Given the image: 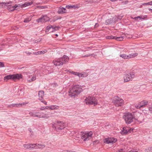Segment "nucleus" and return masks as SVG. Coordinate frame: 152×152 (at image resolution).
Wrapping results in <instances>:
<instances>
[{"mask_svg": "<svg viewBox=\"0 0 152 152\" xmlns=\"http://www.w3.org/2000/svg\"><path fill=\"white\" fill-rule=\"evenodd\" d=\"M4 67V64L3 63L0 62V67Z\"/></svg>", "mask_w": 152, "mask_h": 152, "instance_id": "49530a36", "label": "nucleus"}, {"mask_svg": "<svg viewBox=\"0 0 152 152\" xmlns=\"http://www.w3.org/2000/svg\"><path fill=\"white\" fill-rule=\"evenodd\" d=\"M29 144H24L23 145V147L24 148H26L27 149L30 148V147L29 146Z\"/></svg>", "mask_w": 152, "mask_h": 152, "instance_id": "58836bf2", "label": "nucleus"}, {"mask_svg": "<svg viewBox=\"0 0 152 152\" xmlns=\"http://www.w3.org/2000/svg\"><path fill=\"white\" fill-rule=\"evenodd\" d=\"M45 109V108H40V110H44Z\"/></svg>", "mask_w": 152, "mask_h": 152, "instance_id": "bf43d9fd", "label": "nucleus"}, {"mask_svg": "<svg viewBox=\"0 0 152 152\" xmlns=\"http://www.w3.org/2000/svg\"><path fill=\"white\" fill-rule=\"evenodd\" d=\"M38 146L39 148H43L45 147V145H44L39 144Z\"/></svg>", "mask_w": 152, "mask_h": 152, "instance_id": "f704fd0d", "label": "nucleus"}, {"mask_svg": "<svg viewBox=\"0 0 152 152\" xmlns=\"http://www.w3.org/2000/svg\"><path fill=\"white\" fill-rule=\"evenodd\" d=\"M124 118L126 124H129L134 121L137 120L138 119H136L134 116L131 113H126L124 116Z\"/></svg>", "mask_w": 152, "mask_h": 152, "instance_id": "20e7f679", "label": "nucleus"}, {"mask_svg": "<svg viewBox=\"0 0 152 152\" xmlns=\"http://www.w3.org/2000/svg\"><path fill=\"white\" fill-rule=\"evenodd\" d=\"M83 91L81 86L78 85H74L69 91V95L72 98H74L77 96Z\"/></svg>", "mask_w": 152, "mask_h": 152, "instance_id": "f257e3e1", "label": "nucleus"}, {"mask_svg": "<svg viewBox=\"0 0 152 152\" xmlns=\"http://www.w3.org/2000/svg\"><path fill=\"white\" fill-rule=\"evenodd\" d=\"M36 144V145L35 147L34 148H35V149L39 148V146H38V145H39V144Z\"/></svg>", "mask_w": 152, "mask_h": 152, "instance_id": "09e8293b", "label": "nucleus"}, {"mask_svg": "<svg viewBox=\"0 0 152 152\" xmlns=\"http://www.w3.org/2000/svg\"><path fill=\"white\" fill-rule=\"evenodd\" d=\"M96 74H92L90 76L89 79L91 80H93L95 79L96 78Z\"/></svg>", "mask_w": 152, "mask_h": 152, "instance_id": "a878e982", "label": "nucleus"}, {"mask_svg": "<svg viewBox=\"0 0 152 152\" xmlns=\"http://www.w3.org/2000/svg\"><path fill=\"white\" fill-rule=\"evenodd\" d=\"M66 8L67 9L72 8H73L72 5H66Z\"/></svg>", "mask_w": 152, "mask_h": 152, "instance_id": "ea45409f", "label": "nucleus"}, {"mask_svg": "<svg viewBox=\"0 0 152 152\" xmlns=\"http://www.w3.org/2000/svg\"><path fill=\"white\" fill-rule=\"evenodd\" d=\"M87 75L88 74L85 72L83 73L78 72L77 75V76L79 77H86Z\"/></svg>", "mask_w": 152, "mask_h": 152, "instance_id": "6ab92c4d", "label": "nucleus"}, {"mask_svg": "<svg viewBox=\"0 0 152 152\" xmlns=\"http://www.w3.org/2000/svg\"><path fill=\"white\" fill-rule=\"evenodd\" d=\"M138 17H138V18H139L140 20L141 19H144L145 18H147V16L146 15H145L143 16V17H142V16H138Z\"/></svg>", "mask_w": 152, "mask_h": 152, "instance_id": "72a5a7b5", "label": "nucleus"}, {"mask_svg": "<svg viewBox=\"0 0 152 152\" xmlns=\"http://www.w3.org/2000/svg\"><path fill=\"white\" fill-rule=\"evenodd\" d=\"M120 57H122L125 59H128V55L124 54H120Z\"/></svg>", "mask_w": 152, "mask_h": 152, "instance_id": "393cba45", "label": "nucleus"}, {"mask_svg": "<svg viewBox=\"0 0 152 152\" xmlns=\"http://www.w3.org/2000/svg\"><path fill=\"white\" fill-rule=\"evenodd\" d=\"M123 39V37H115V39L118 41H121Z\"/></svg>", "mask_w": 152, "mask_h": 152, "instance_id": "c85d7f7f", "label": "nucleus"}, {"mask_svg": "<svg viewBox=\"0 0 152 152\" xmlns=\"http://www.w3.org/2000/svg\"><path fill=\"white\" fill-rule=\"evenodd\" d=\"M69 58L67 56L64 55L61 58L56 59L53 60V63L56 66L62 65L64 64L67 62L69 60Z\"/></svg>", "mask_w": 152, "mask_h": 152, "instance_id": "f03ea898", "label": "nucleus"}, {"mask_svg": "<svg viewBox=\"0 0 152 152\" xmlns=\"http://www.w3.org/2000/svg\"><path fill=\"white\" fill-rule=\"evenodd\" d=\"M42 53V51H38L37 52H35V53H34V54H36V55H37V54H41Z\"/></svg>", "mask_w": 152, "mask_h": 152, "instance_id": "c03bdc74", "label": "nucleus"}, {"mask_svg": "<svg viewBox=\"0 0 152 152\" xmlns=\"http://www.w3.org/2000/svg\"><path fill=\"white\" fill-rule=\"evenodd\" d=\"M85 102L86 104L88 105H94L95 106L98 104L97 100L95 97L92 96L86 97Z\"/></svg>", "mask_w": 152, "mask_h": 152, "instance_id": "39448f33", "label": "nucleus"}, {"mask_svg": "<svg viewBox=\"0 0 152 152\" xmlns=\"http://www.w3.org/2000/svg\"><path fill=\"white\" fill-rule=\"evenodd\" d=\"M22 76L21 74H16L13 75H7L4 77V80L5 81H7L8 80H15L17 79L19 80L22 78Z\"/></svg>", "mask_w": 152, "mask_h": 152, "instance_id": "423d86ee", "label": "nucleus"}, {"mask_svg": "<svg viewBox=\"0 0 152 152\" xmlns=\"http://www.w3.org/2000/svg\"><path fill=\"white\" fill-rule=\"evenodd\" d=\"M73 8H77V6L75 5H72Z\"/></svg>", "mask_w": 152, "mask_h": 152, "instance_id": "864d4df0", "label": "nucleus"}, {"mask_svg": "<svg viewBox=\"0 0 152 152\" xmlns=\"http://www.w3.org/2000/svg\"><path fill=\"white\" fill-rule=\"evenodd\" d=\"M151 12H152V11H151Z\"/></svg>", "mask_w": 152, "mask_h": 152, "instance_id": "69168bd1", "label": "nucleus"}, {"mask_svg": "<svg viewBox=\"0 0 152 152\" xmlns=\"http://www.w3.org/2000/svg\"><path fill=\"white\" fill-rule=\"evenodd\" d=\"M38 95L39 99L41 102H43L45 105L47 104V102L44 100L43 96H44V92L42 91H39Z\"/></svg>", "mask_w": 152, "mask_h": 152, "instance_id": "4468645a", "label": "nucleus"}, {"mask_svg": "<svg viewBox=\"0 0 152 152\" xmlns=\"http://www.w3.org/2000/svg\"><path fill=\"white\" fill-rule=\"evenodd\" d=\"M26 73L27 75H28L29 74H30V73L28 72H26Z\"/></svg>", "mask_w": 152, "mask_h": 152, "instance_id": "6e6d98bb", "label": "nucleus"}, {"mask_svg": "<svg viewBox=\"0 0 152 152\" xmlns=\"http://www.w3.org/2000/svg\"><path fill=\"white\" fill-rule=\"evenodd\" d=\"M36 79V75L35 74L32 77V78L30 80H28L27 81L28 83L31 82L32 81L35 80Z\"/></svg>", "mask_w": 152, "mask_h": 152, "instance_id": "4be33fe9", "label": "nucleus"}, {"mask_svg": "<svg viewBox=\"0 0 152 152\" xmlns=\"http://www.w3.org/2000/svg\"><path fill=\"white\" fill-rule=\"evenodd\" d=\"M30 20V19L28 18H25L24 20V22L25 23H28Z\"/></svg>", "mask_w": 152, "mask_h": 152, "instance_id": "4c0bfd02", "label": "nucleus"}, {"mask_svg": "<svg viewBox=\"0 0 152 152\" xmlns=\"http://www.w3.org/2000/svg\"><path fill=\"white\" fill-rule=\"evenodd\" d=\"M37 22L38 23H44L42 20V18L41 17L40 18H39L37 20Z\"/></svg>", "mask_w": 152, "mask_h": 152, "instance_id": "bb28decb", "label": "nucleus"}, {"mask_svg": "<svg viewBox=\"0 0 152 152\" xmlns=\"http://www.w3.org/2000/svg\"><path fill=\"white\" fill-rule=\"evenodd\" d=\"M115 37L113 36H108L107 37V38L109 39H115Z\"/></svg>", "mask_w": 152, "mask_h": 152, "instance_id": "a19ab883", "label": "nucleus"}, {"mask_svg": "<svg viewBox=\"0 0 152 152\" xmlns=\"http://www.w3.org/2000/svg\"><path fill=\"white\" fill-rule=\"evenodd\" d=\"M117 141V139L114 137L107 138L103 140L104 143H106L107 144L115 143Z\"/></svg>", "mask_w": 152, "mask_h": 152, "instance_id": "f8f14e48", "label": "nucleus"}, {"mask_svg": "<svg viewBox=\"0 0 152 152\" xmlns=\"http://www.w3.org/2000/svg\"><path fill=\"white\" fill-rule=\"evenodd\" d=\"M36 144H29V145L30 147V148H34L35 147Z\"/></svg>", "mask_w": 152, "mask_h": 152, "instance_id": "2f4dec72", "label": "nucleus"}, {"mask_svg": "<svg viewBox=\"0 0 152 152\" xmlns=\"http://www.w3.org/2000/svg\"><path fill=\"white\" fill-rule=\"evenodd\" d=\"M148 10H149V11H152V9H151V8H149V9H148Z\"/></svg>", "mask_w": 152, "mask_h": 152, "instance_id": "4d7b16f0", "label": "nucleus"}, {"mask_svg": "<svg viewBox=\"0 0 152 152\" xmlns=\"http://www.w3.org/2000/svg\"><path fill=\"white\" fill-rule=\"evenodd\" d=\"M55 35L56 36V37H58V35L57 34H55Z\"/></svg>", "mask_w": 152, "mask_h": 152, "instance_id": "680f3d73", "label": "nucleus"}, {"mask_svg": "<svg viewBox=\"0 0 152 152\" xmlns=\"http://www.w3.org/2000/svg\"><path fill=\"white\" fill-rule=\"evenodd\" d=\"M86 2H88V0L86 1Z\"/></svg>", "mask_w": 152, "mask_h": 152, "instance_id": "0e129e2a", "label": "nucleus"}, {"mask_svg": "<svg viewBox=\"0 0 152 152\" xmlns=\"http://www.w3.org/2000/svg\"><path fill=\"white\" fill-rule=\"evenodd\" d=\"M115 20L114 22L118 21V20H120L122 18V17L121 16H115Z\"/></svg>", "mask_w": 152, "mask_h": 152, "instance_id": "c756f323", "label": "nucleus"}, {"mask_svg": "<svg viewBox=\"0 0 152 152\" xmlns=\"http://www.w3.org/2000/svg\"><path fill=\"white\" fill-rule=\"evenodd\" d=\"M26 53L27 54H28L29 55H30L32 53H27L26 52Z\"/></svg>", "mask_w": 152, "mask_h": 152, "instance_id": "5fc2aeb1", "label": "nucleus"}, {"mask_svg": "<svg viewBox=\"0 0 152 152\" xmlns=\"http://www.w3.org/2000/svg\"><path fill=\"white\" fill-rule=\"evenodd\" d=\"M82 134V136H81V139L86 141L91 138L93 132L92 131H90L88 133L83 132Z\"/></svg>", "mask_w": 152, "mask_h": 152, "instance_id": "1a4fd4ad", "label": "nucleus"}, {"mask_svg": "<svg viewBox=\"0 0 152 152\" xmlns=\"http://www.w3.org/2000/svg\"><path fill=\"white\" fill-rule=\"evenodd\" d=\"M145 151L147 152H152V146L148 148L145 150Z\"/></svg>", "mask_w": 152, "mask_h": 152, "instance_id": "7c9ffc66", "label": "nucleus"}, {"mask_svg": "<svg viewBox=\"0 0 152 152\" xmlns=\"http://www.w3.org/2000/svg\"><path fill=\"white\" fill-rule=\"evenodd\" d=\"M138 54L137 53H132L128 55V59L132 58L137 56Z\"/></svg>", "mask_w": 152, "mask_h": 152, "instance_id": "a211bd4d", "label": "nucleus"}, {"mask_svg": "<svg viewBox=\"0 0 152 152\" xmlns=\"http://www.w3.org/2000/svg\"><path fill=\"white\" fill-rule=\"evenodd\" d=\"M99 26V25L97 23H96L95 25L94 26L95 27H97Z\"/></svg>", "mask_w": 152, "mask_h": 152, "instance_id": "3c124183", "label": "nucleus"}, {"mask_svg": "<svg viewBox=\"0 0 152 152\" xmlns=\"http://www.w3.org/2000/svg\"><path fill=\"white\" fill-rule=\"evenodd\" d=\"M58 106L56 105H51L49 106V109L51 110L58 109Z\"/></svg>", "mask_w": 152, "mask_h": 152, "instance_id": "b1692460", "label": "nucleus"}, {"mask_svg": "<svg viewBox=\"0 0 152 152\" xmlns=\"http://www.w3.org/2000/svg\"><path fill=\"white\" fill-rule=\"evenodd\" d=\"M52 85H53V86L55 87L58 86L57 84L56 83H53L52 84Z\"/></svg>", "mask_w": 152, "mask_h": 152, "instance_id": "de8ad7c7", "label": "nucleus"}, {"mask_svg": "<svg viewBox=\"0 0 152 152\" xmlns=\"http://www.w3.org/2000/svg\"><path fill=\"white\" fill-rule=\"evenodd\" d=\"M99 141L98 140H95L93 142V144L94 145H95L99 143Z\"/></svg>", "mask_w": 152, "mask_h": 152, "instance_id": "37998d69", "label": "nucleus"}, {"mask_svg": "<svg viewBox=\"0 0 152 152\" xmlns=\"http://www.w3.org/2000/svg\"><path fill=\"white\" fill-rule=\"evenodd\" d=\"M148 102H145V101H143L141 102L140 103H138L137 104H136L135 105V107L137 109H140L141 107H143L146 106V105L148 104Z\"/></svg>", "mask_w": 152, "mask_h": 152, "instance_id": "2eb2a0df", "label": "nucleus"}, {"mask_svg": "<svg viewBox=\"0 0 152 152\" xmlns=\"http://www.w3.org/2000/svg\"><path fill=\"white\" fill-rule=\"evenodd\" d=\"M116 152H125V150L123 149H121L117 151Z\"/></svg>", "mask_w": 152, "mask_h": 152, "instance_id": "a18cd8bd", "label": "nucleus"}, {"mask_svg": "<svg viewBox=\"0 0 152 152\" xmlns=\"http://www.w3.org/2000/svg\"><path fill=\"white\" fill-rule=\"evenodd\" d=\"M138 17H134V18H133L134 19H135V20H137V19L138 18Z\"/></svg>", "mask_w": 152, "mask_h": 152, "instance_id": "603ef678", "label": "nucleus"}, {"mask_svg": "<svg viewBox=\"0 0 152 152\" xmlns=\"http://www.w3.org/2000/svg\"><path fill=\"white\" fill-rule=\"evenodd\" d=\"M66 10L65 8L62 7H60L59 8L58 11V14H63L66 13L65 11Z\"/></svg>", "mask_w": 152, "mask_h": 152, "instance_id": "dca6fc26", "label": "nucleus"}, {"mask_svg": "<svg viewBox=\"0 0 152 152\" xmlns=\"http://www.w3.org/2000/svg\"><path fill=\"white\" fill-rule=\"evenodd\" d=\"M113 102L116 106L119 107L122 106L124 104V100L122 99L117 97L115 99L113 100Z\"/></svg>", "mask_w": 152, "mask_h": 152, "instance_id": "9b49d317", "label": "nucleus"}, {"mask_svg": "<svg viewBox=\"0 0 152 152\" xmlns=\"http://www.w3.org/2000/svg\"><path fill=\"white\" fill-rule=\"evenodd\" d=\"M70 72L71 73H72V74H73V75H76V76H77V75H78V72H75L74 71H71V72Z\"/></svg>", "mask_w": 152, "mask_h": 152, "instance_id": "e433bc0d", "label": "nucleus"}, {"mask_svg": "<svg viewBox=\"0 0 152 152\" xmlns=\"http://www.w3.org/2000/svg\"><path fill=\"white\" fill-rule=\"evenodd\" d=\"M52 26L50 25L47 27V30H49L50 29L52 28Z\"/></svg>", "mask_w": 152, "mask_h": 152, "instance_id": "79ce46f5", "label": "nucleus"}, {"mask_svg": "<svg viewBox=\"0 0 152 152\" xmlns=\"http://www.w3.org/2000/svg\"><path fill=\"white\" fill-rule=\"evenodd\" d=\"M129 152H140V151H137L133 150V151H129Z\"/></svg>", "mask_w": 152, "mask_h": 152, "instance_id": "8fccbe9b", "label": "nucleus"}, {"mask_svg": "<svg viewBox=\"0 0 152 152\" xmlns=\"http://www.w3.org/2000/svg\"><path fill=\"white\" fill-rule=\"evenodd\" d=\"M33 2L31 1V2H26L22 5L23 7H25L27 6L30 5L32 4Z\"/></svg>", "mask_w": 152, "mask_h": 152, "instance_id": "5701e85b", "label": "nucleus"}, {"mask_svg": "<svg viewBox=\"0 0 152 152\" xmlns=\"http://www.w3.org/2000/svg\"><path fill=\"white\" fill-rule=\"evenodd\" d=\"M44 23L50 20V18L47 15H42L41 16Z\"/></svg>", "mask_w": 152, "mask_h": 152, "instance_id": "f3484780", "label": "nucleus"}, {"mask_svg": "<svg viewBox=\"0 0 152 152\" xmlns=\"http://www.w3.org/2000/svg\"><path fill=\"white\" fill-rule=\"evenodd\" d=\"M28 102H25L22 103H19L18 104H12V106L13 107H15V105H18L19 106H22V105H24L27 104Z\"/></svg>", "mask_w": 152, "mask_h": 152, "instance_id": "412c9836", "label": "nucleus"}, {"mask_svg": "<svg viewBox=\"0 0 152 152\" xmlns=\"http://www.w3.org/2000/svg\"><path fill=\"white\" fill-rule=\"evenodd\" d=\"M45 108H46V109H48V108H49V106H46V107H45Z\"/></svg>", "mask_w": 152, "mask_h": 152, "instance_id": "13d9d810", "label": "nucleus"}, {"mask_svg": "<svg viewBox=\"0 0 152 152\" xmlns=\"http://www.w3.org/2000/svg\"><path fill=\"white\" fill-rule=\"evenodd\" d=\"M12 3V2L10 1L4 4L5 5L7 6V9L10 11L14 10L16 9V8L18 6L16 4H10Z\"/></svg>", "mask_w": 152, "mask_h": 152, "instance_id": "9d476101", "label": "nucleus"}, {"mask_svg": "<svg viewBox=\"0 0 152 152\" xmlns=\"http://www.w3.org/2000/svg\"><path fill=\"white\" fill-rule=\"evenodd\" d=\"M151 5H152V1H151Z\"/></svg>", "mask_w": 152, "mask_h": 152, "instance_id": "052dcab7", "label": "nucleus"}, {"mask_svg": "<svg viewBox=\"0 0 152 152\" xmlns=\"http://www.w3.org/2000/svg\"><path fill=\"white\" fill-rule=\"evenodd\" d=\"M135 77V75L134 73L133 72L125 74L124 76V82H127L130 80L132 81Z\"/></svg>", "mask_w": 152, "mask_h": 152, "instance_id": "6e6552de", "label": "nucleus"}, {"mask_svg": "<svg viewBox=\"0 0 152 152\" xmlns=\"http://www.w3.org/2000/svg\"><path fill=\"white\" fill-rule=\"evenodd\" d=\"M113 19H109L107 20L105 22V24L106 25H109L112 23L113 22Z\"/></svg>", "mask_w": 152, "mask_h": 152, "instance_id": "aec40b11", "label": "nucleus"}, {"mask_svg": "<svg viewBox=\"0 0 152 152\" xmlns=\"http://www.w3.org/2000/svg\"><path fill=\"white\" fill-rule=\"evenodd\" d=\"M151 1L147 2V3H144L142 4V5L143 6H145L146 5H151Z\"/></svg>", "mask_w": 152, "mask_h": 152, "instance_id": "c9c22d12", "label": "nucleus"}, {"mask_svg": "<svg viewBox=\"0 0 152 152\" xmlns=\"http://www.w3.org/2000/svg\"><path fill=\"white\" fill-rule=\"evenodd\" d=\"M96 56V55L95 54H94V53L90 54L89 55H84V56H83L82 57H88L90 56Z\"/></svg>", "mask_w": 152, "mask_h": 152, "instance_id": "cd10ccee", "label": "nucleus"}, {"mask_svg": "<svg viewBox=\"0 0 152 152\" xmlns=\"http://www.w3.org/2000/svg\"><path fill=\"white\" fill-rule=\"evenodd\" d=\"M25 68V67H22V68H21V69H22V68Z\"/></svg>", "mask_w": 152, "mask_h": 152, "instance_id": "e2e57ef3", "label": "nucleus"}, {"mask_svg": "<svg viewBox=\"0 0 152 152\" xmlns=\"http://www.w3.org/2000/svg\"><path fill=\"white\" fill-rule=\"evenodd\" d=\"M52 127L55 128L56 130L58 132H61L64 130L65 126L64 122L61 121H55L52 123Z\"/></svg>", "mask_w": 152, "mask_h": 152, "instance_id": "7ed1b4c3", "label": "nucleus"}, {"mask_svg": "<svg viewBox=\"0 0 152 152\" xmlns=\"http://www.w3.org/2000/svg\"><path fill=\"white\" fill-rule=\"evenodd\" d=\"M52 28L53 29L54 31H56L58 29L59 27L58 26H52Z\"/></svg>", "mask_w": 152, "mask_h": 152, "instance_id": "473e14b6", "label": "nucleus"}, {"mask_svg": "<svg viewBox=\"0 0 152 152\" xmlns=\"http://www.w3.org/2000/svg\"><path fill=\"white\" fill-rule=\"evenodd\" d=\"M30 116L31 117H35L39 118H47L49 117L46 114H45L43 113L30 112L29 113Z\"/></svg>", "mask_w": 152, "mask_h": 152, "instance_id": "0eeeda50", "label": "nucleus"}, {"mask_svg": "<svg viewBox=\"0 0 152 152\" xmlns=\"http://www.w3.org/2000/svg\"><path fill=\"white\" fill-rule=\"evenodd\" d=\"M133 129L127 127H124L123 128V130L121 132L122 134H126L130 133L133 130Z\"/></svg>", "mask_w": 152, "mask_h": 152, "instance_id": "ddd939ff", "label": "nucleus"}]
</instances>
